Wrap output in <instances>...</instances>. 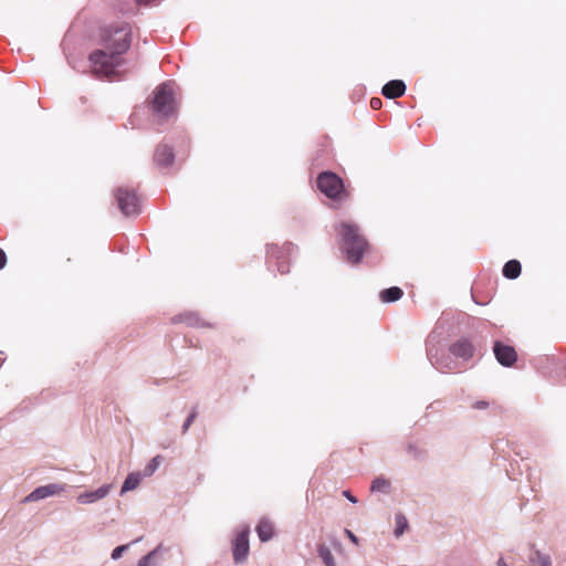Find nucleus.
I'll return each mask as SVG.
<instances>
[{
    "instance_id": "f257e3e1",
    "label": "nucleus",
    "mask_w": 566,
    "mask_h": 566,
    "mask_svg": "<svg viewBox=\"0 0 566 566\" xmlns=\"http://www.w3.org/2000/svg\"><path fill=\"white\" fill-rule=\"evenodd\" d=\"M103 49L90 54L91 69L97 76H111L116 74L117 69L123 64L122 55L130 46V29L122 25L104 38Z\"/></svg>"
},
{
    "instance_id": "f03ea898",
    "label": "nucleus",
    "mask_w": 566,
    "mask_h": 566,
    "mask_svg": "<svg viewBox=\"0 0 566 566\" xmlns=\"http://www.w3.org/2000/svg\"><path fill=\"white\" fill-rule=\"evenodd\" d=\"M342 238L343 250L352 263H358L367 248L366 239L359 233V228L350 222H340L336 228Z\"/></svg>"
},
{
    "instance_id": "7ed1b4c3",
    "label": "nucleus",
    "mask_w": 566,
    "mask_h": 566,
    "mask_svg": "<svg viewBox=\"0 0 566 566\" xmlns=\"http://www.w3.org/2000/svg\"><path fill=\"white\" fill-rule=\"evenodd\" d=\"M154 113L163 118L172 115L176 111L174 86L170 82L163 83L154 92Z\"/></svg>"
},
{
    "instance_id": "20e7f679",
    "label": "nucleus",
    "mask_w": 566,
    "mask_h": 566,
    "mask_svg": "<svg viewBox=\"0 0 566 566\" xmlns=\"http://www.w3.org/2000/svg\"><path fill=\"white\" fill-rule=\"evenodd\" d=\"M118 208L126 217L136 216L140 212V200L133 190L118 188L116 191Z\"/></svg>"
},
{
    "instance_id": "39448f33",
    "label": "nucleus",
    "mask_w": 566,
    "mask_h": 566,
    "mask_svg": "<svg viewBox=\"0 0 566 566\" xmlns=\"http://www.w3.org/2000/svg\"><path fill=\"white\" fill-rule=\"evenodd\" d=\"M317 187L328 198H337L343 190V181L333 172H322L317 177Z\"/></svg>"
},
{
    "instance_id": "423d86ee",
    "label": "nucleus",
    "mask_w": 566,
    "mask_h": 566,
    "mask_svg": "<svg viewBox=\"0 0 566 566\" xmlns=\"http://www.w3.org/2000/svg\"><path fill=\"white\" fill-rule=\"evenodd\" d=\"M65 490V485L61 483H50L35 488L30 494H28L23 502H35L49 496L57 495Z\"/></svg>"
},
{
    "instance_id": "0eeeda50",
    "label": "nucleus",
    "mask_w": 566,
    "mask_h": 566,
    "mask_svg": "<svg viewBox=\"0 0 566 566\" xmlns=\"http://www.w3.org/2000/svg\"><path fill=\"white\" fill-rule=\"evenodd\" d=\"M493 352H494L496 360L502 366H505V367L512 366L517 359V354H516L514 347L504 345L501 342L494 343Z\"/></svg>"
},
{
    "instance_id": "6e6552de",
    "label": "nucleus",
    "mask_w": 566,
    "mask_h": 566,
    "mask_svg": "<svg viewBox=\"0 0 566 566\" xmlns=\"http://www.w3.org/2000/svg\"><path fill=\"white\" fill-rule=\"evenodd\" d=\"M249 530H242L234 539L233 558L237 563L245 560L249 554Z\"/></svg>"
},
{
    "instance_id": "1a4fd4ad",
    "label": "nucleus",
    "mask_w": 566,
    "mask_h": 566,
    "mask_svg": "<svg viewBox=\"0 0 566 566\" xmlns=\"http://www.w3.org/2000/svg\"><path fill=\"white\" fill-rule=\"evenodd\" d=\"M112 485L104 484L96 490L85 491L76 496V501L80 504H93L105 499L111 492Z\"/></svg>"
},
{
    "instance_id": "9d476101",
    "label": "nucleus",
    "mask_w": 566,
    "mask_h": 566,
    "mask_svg": "<svg viewBox=\"0 0 566 566\" xmlns=\"http://www.w3.org/2000/svg\"><path fill=\"white\" fill-rule=\"evenodd\" d=\"M473 350V345L468 339H460L450 346L451 354L463 359L471 358Z\"/></svg>"
},
{
    "instance_id": "9b49d317",
    "label": "nucleus",
    "mask_w": 566,
    "mask_h": 566,
    "mask_svg": "<svg viewBox=\"0 0 566 566\" xmlns=\"http://www.w3.org/2000/svg\"><path fill=\"white\" fill-rule=\"evenodd\" d=\"M406 92V84L401 80H392L386 83L381 90V93L387 98H396L403 95Z\"/></svg>"
},
{
    "instance_id": "f8f14e48",
    "label": "nucleus",
    "mask_w": 566,
    "mask_h": 566,
    "mask_svg": "<svg viewBox=\"0 0 566 566\" xmlns=\"http://www.w3.org/2000/svg\"><path fill=\"white\" fill-rule=\"evenodd\" d=\"M175 158L172 148L168 145H159L155 153V161L157 165L168 167L172 164Z\"/></svg>"
},
{
    "instance_id": "ddd939ff",
    "label": "nucleus",
    "mask_w": 566,
    "mask_h": 566,
    "mask_svg": "<svg viewBox=\"0 0 566 566\" xmlns=\"http://www.w3.org/2000/svg\"><path fill=\"white\" fill-rule=\"evenodd\" d=\"M256 533L261 542L270 541L274 533L273 524L268 518H262L256 526Z\"/></svg>"
},
{
    "instance_id": "4468645a",
    "label": "nucleus",
    "mask_w": 566,
    "mask_h": 566,
    "mask_svg": "<svg viewBox=\"0 0 566 566\" xmlns=\"http://www.w3.org/2000/svg\"><path fill=\"white\" fill-rule=\"evenodd\" d=\"M143 478L145 476L140 472L129 473L122 485L120 494H125L126 492L135 490L139 485Z\"/></svg>"
},
{
    "instance_id": "2eb2a0df",
    "label": "nucleus",
    "mask_w": 566,
    "mask_h": 566,
    "mask_svg": "<svg viewBox=\"0 0 566 566\" xmlns=\"http://www.w3.org/2000/svg\"><path fill=\"white\" fill-rule=\"evenodd\" d=\"M521 270L522 266L517 260H510L504 264L502 273L506 279L515 280L520 276Z\"/></svg>"
},
{
    "instance_id": "dca6fc26",
    "label": "nucleus",
    "mask_w": 566,
    "mask_h": 566,
    "mask_svg": "<svg viewBox=\"0 0 566 566\" xmlns=\"http://www.w3.org/2000/svg\"><path fill=\"white\" fill-rule=\"evenodd\" d=\"M403 295V292L398 286H392L386 290H382L379 294V297L382 303H392L400 300Z\"/></svg>"
},
{
    "instance_id": "f3484780",
    "label": "nucleus",
    "mask_w": 566,
    "mask_h": 566,
    "mask_svg": "<svg viewBox=\"0 0 566 566\" xmlns=\"http://www.w3.org/2000/svg\"><path fill=\"white\" fill-rule=\"evenodd\" d=\"M370 491L376 493L388 494L391 491V482L384 476H377L371 482Z\"/></svg>"
},
{
    "instance_id": "a211bd4d",
    "label": "nucleus",
    "mask_w": 566,
    "mask_h": 566,
    "mask_svg": "<svg viewBox=\"0 0 566 566\" xmlns=\"http://www.w3.org/2000/svg\"><path fill=\"white\" fill-rule=\"evenodd\" d=\"M530 566H552L551 557L539 551H534L528 556Z\"/></svg>"
},
{
    "instance_id": "6ab92c4d",
    "label": "nucleus",
    "mask_w": 566,
    "mask_h": 566,
    "mask_svg": "<svg viewBox=\"0 0 566 566\" xmlns=\"http://www.w3.org/2000/svg\"><path fill=\"white\" fill-rule=\"evenodd\" d=\"M291 249L292 244H286L283 248H279L275 244H270L268 245V255L270 259H276L279 261L285 253H289Z\"/></svg>"
},
{
    "instance_id": "aec40b11",
    "label": "nucleus",
    "mask_w": 566,
    "mask_h": 566,
    "mask_svg": "<svg viewBox=\"0 0 566 566\" xmlns=\"http://www.w3.org/2000/svg\"><path fill=\"white\" fill-rule=\"evenodd\" d=\"M160 549L161 546H158L151 552H149L138 562V566H158L157 556Z\"/></svg>"
},
{
    "instance_id": "412c9836",
    "label": "nucleus",
    "mask_w": 566,
    "mask_h": 566,
    "mask_svg": "<svg viewBox=\"0 0 566 566\" xmlns=\"http://www.w3.org/2000/svg\"><path fill=\"white\" fill-rule=\"evenodd\" d=\"M395 522H396V527L394 531L395 536L400 537L403 534V532L406 531V528L408 527V521L403 514L399 513V514H396Z\"/></svg>"
},
{
    "instance_id": "4be33fe9",
    "label": "nucleus",
    "mask_w": 566,
    "mask_h": 566,
    "mask_svg": "<svg viewBox=\"0 0 566 566\" xmlns=\"http://www.w3.org/2000/svg\"><path fill=\"white\" fill-rule=\"evenodd\" d=\"M160 460H161L160 455H156L155 458H153L149 461V463L145 467V469L143 471V475L145 478L151 476L157 471V469L159 468Z\"/></svg>"
},
{
    "instance_id": "5701e85b",
    "label": "nucleus",
    "mask_w": 566,
    "mask_h": 566,
    "mask_svg": "<svg viewBox=\"0 0 566 566\" xmlns=\"http://www.w3.org/2000/svg\"><path fill=\"white\" fill-rule=\"evenodd\" d=\"M318 556L324 560L326 566H335L333 554L327 546L321 545L318 547Z\"/></svg>"
},
{
    "instance_id": "b1692460",
    "label": "nucleus",
    "mask_w": 566,
    "mask_h": 566,
    "mask_svg": "<svg viewBox=\"0 0 566 566\" xmlns=\"http://www.w3.org/2000/svg\"><path fill=\"white\" fill-rule=\"evenodd\" d=\"M129 544L117 546L113 549L111 557L114 560H117L122 557V555L128 549Z\"/></svg>"
},
{
    "instance_id": "393cba45",
    "label": "nucleus",
    "mask_w": 566,
    "mask_h": 566,
    "mask_svg": "<svg viewBox=\"0 0 566 566\" xmlns=\"http://www.w3.org/2000/svg\"><path fill=\"white\" fill-rule=\"evenodd\" d=\"M196 417H197V412H196V410H192L181 427L182 433H186L189 430V428L192 424V422L195 421Z\"/></svg>"
},
{
    "instance_id": "a878e982",
    "label": "nucleus",
    "mask_w": 566,
    "mask_h": 566,
    "mask_svg": "<svg viewBox=\"0 0 566 566\" xmlns=\"http://www.w3.org/2000/svg\"><path fill=\"white\" fill-rule=\"evenodd\" d=\"M185 322L190 326H197L198 325V317L193 314H187L185 315Z\"/></svg>"
},
{
    "instance_id": "bb28decb",
    "label": "nucleus",
    "mask_w": 566,
    "mask_h": 566,
    "mask_svg": "<svg viewBox=\"0 0 566 566\" xmlns=\"http://www.w3.org/2000/svg\"><path fill=\"white\" fill-rule=\"evenodd\" d=\"M381 105H382V102H381L380 98L373 97L370 99V106H371L373 109H379L381 107Z\"/></svg>"
},
{
    "instance_id": "cd10ccee",
    "label": "nucleus",
    "mask_w": 566,
    "mask_h": 566,
    "mask_svg": "<svg viewBox=\"0 0 566 566\" xmlns=\"http://www.w3.org/2000/svg\"><path fill=\"white\" fill-rule=\"evenodd\" d=\"M345 534L352 543H354L355 545L358 544L359 539L352 531L345 530Z\"/></svg>"
},
{
    "instance_id": "c85d7f7f",
    "label": "nucleus",
    "mask_w": 566,
    "mask_h": 566,
    "mask_svg": "<svg viewBox=\"0 0 566 566\" xmlns=\"http://www.w3.org/2000/svg\"><path fill=\"white\" fill-rule=\"evenodd\" d=\"M343 495L354 504L358 502L357 497H355L348 490L343 491Z\"/></svg>"
},
{
    "instance_id": "c756f323",
    "label": "nucleus",
    "mask_w": 566,
    "mask_h": 566,
    "mask_svg": "<svg viewBox=\"0 0 566 566\" xmlns=\"http://www.w3.org/2000/svg\"><path fill=\"white\" fill-rule=\"evenodd\" d=\"M7 264V254L6 252L0 248V270H2Z\"/></svg>"
},
{
    "instance_id": "7c9ffc66",
    "label": "nucleus",
    "mask_w": 566,
    "mask_h": 566,
    "mask_svg": "<svg viewBox=\"0 0 566 566\" xmlns=\"http://www.w3.org/2000/svg\"><path fill=\"white\" fill-rule=\"evenodd\" d=\"M489 403L484 400H480V401H476L474 405H473V408L475 409H485L488 408Z\"/></svg>"
},
{
    "instance_id": "2f4dec72",
    "label": "nucleus",
    "mask_w": 566,
    "mask_h": 566,
    "mask_svg": "<svg viewBox=\"0 0 566 566\" xmlns=\"http://www.w3.org/2000/svg\"><path fill=\"white\" fill-rule=\"evenodd\" d=\"M158 0H136V2L138 4H144V6H153V4H156Z\"/></svg>"
},
{
    "instance_id": "473e14b6",
    "label": "nucleus",
    "mask_w": 566,
    "mask_h": 566,
    "mask_svg": "<svg viewBox=\"0 0 566 566\" xmlns=\"http://www.w3.org/2000/svg\"><path fill=\"white\" fill-rule=\"evenodd\" d=\"M431 364H432L437 369H442V368L444 367L443 365H441V364L439 363V360H438V359H437V360H432V359H431Z\"/></svg>"
},
{
    "instance_id": "72a5a7b5",
    "label": "nucleus",
    "mask_w": 566,
    "mask_h": 566,
    "mask_svg": "<svg viewBox=\"0 0 566 566\" xmlns=\"http://www.w3.org/2000/svg\"><path fill=\"white\" fill-rule=\"evenodd\" d=\"M279 271H280L281 273H285V272H287V269H285L283 265H281V264H280V265H279Z\"/></svg>"
}]
</instances>
